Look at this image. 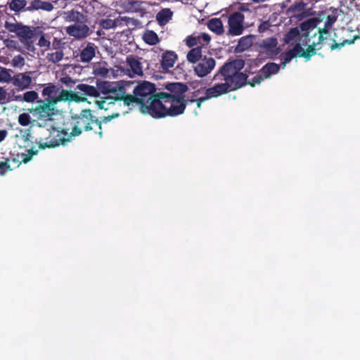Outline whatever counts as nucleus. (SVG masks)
<instances>
[{"label":"nucleus","mask_w":360,"mask_h":360,"mask_svg":"<svg viewBox=\"0 0 360 360\" xmlns=\"http://www.w3.org/2000/svg\"><path fill=\"white\" fill-rule=\"evenodd\" d=\"M244 66L243 60H233L226 62L214 75L213 79L224 82L212 86L220 96L229 92L236 91L247 84L248 75L241 72Z\"/></svg>","instance_id":"obj_1"},{"label":"nucleus","mask_w":360,"mask_h":360,"mask_svg":"<svg viewBox=\"0 0 360 360\" xmlns=\"http://www.w3.org/2000/svg\"><path fill=\"white\" fill-rule=\"evenodd\" d=\"M157 96L159 99H153L149 108L153 118L176 117L184 112L188 102L185 98L169 96L167 92H158Z\"/></svg>","instance_id":"obj_2"},{"label":"nucleus","mask_w":360,"mask_h":360,"mask_svg":"<svg viewBox=\"0 0 360 360\" xmlns=\"http://www.w3.org/2000/svg\"><path fill=\"white\" fill-rule=\"evenodd\" d=\"M155 85L150 82H139L133 90L134 95L127 94L124 98V105H130L136 103L140 105L143 113L150 115L149 108L153 99H159L155 93Z\"/></svg>","instance_id":"obj_3"},{"label":"nucleus","mask_w":360,"mask_h":360,"mask_svg":"<svg viewBox=\"0 0 360 360\" xmlns=\"http://www.w3.org/2000/svg\"><path fill=\"white\" fill-rule=\"evenodd\" d=\"M65 20L72 22L65 29L66 34L75 40H83L89 37L93 31L87 25L89 21L87 15L84 13L71 10L65 13Z\"/></svg>","instance_id":"obj_4"},{"label":"nucleus","mask_w":360,"mask_h":360,"mask_svg":"<svg viewBox=\"0 0 360 360\" xmlns=\"http://www.w3.org/2000/svg\"><path fill=\"white\" fill-rule=\"evenodd\" d=\"M73 127L69 136H79L83 131H89L93 129V124H96L99 131H96L99 136L102 137V123L96 119L90 109H84L79 114L71 116Z\"/></svg>","instance_id":"obj_5"},{"label":"nucleus","mask_w":360,"mask_h":360,"mask_svg":"<svg viewBox=\"0 0 360 360\" xmlns=\"http://www.w3.org/2000/svg\"><path fill=\"white\" fill-rule=\"evenodd\" d=\"M108 86V84L104 82L103 86L100 87L102 93L105 95L101 100L96 101L100 109L108 110L110 105L115 104V102L117 101H122L124 103V98H126L125 89L120 87L118 89H110Z\"/></svg>","instance_id":"obj_6"},{"label":"nucleus","mask_w":360,"mask_h":360,"mask_svg":"<svg viewBox=\"0 0 360 360\" xmlns=\"http://www.w3.org/2000/svg\"><path fill=\"white\" fill-rule=\"evenodd\" d=\"M315 55L314 45H309L307 49L304 50L301 44L297 43L293 48L281 55V65L284 68L292 58L295 57L304 58L306 60H310L311 57Z\"/></svg>","instance_id":"obj_7"},{"label":"nucleus","mask_w":360,"mask_h":360,"mask_svg":"<svg viewBox=\"0 0 360 360\" xmlns=\"http://www.w3.org/2000/svg\"><path fill=\"white\" fill-rule=\"evenodd\" d=\"M71 137L72 136H69V134L65 130H58L56 128H53V129L49 132V135L45 137V141L41 142V139L38 143V146L39 149L55 148L60 145H65L70 141Z\"/></svg>","instance_id":"obj_8"},{"label":"nucleus","mask_w":360,"mask_h":360,"mask_svg":"<svg viewBox=\"0 0 360 360\" xmlns=\"http://www.w3.org/2000/svg\"><path fill=\"white\" fill-rule=\"evenodd\" d=\"M290 2L291 0H285L281 6L282 9L286 8V14L288 17L302 20L307 15L306 12V11H309L307 8L308 5L307 3L304 2L303 0H297L288 7V4Z\"/></svg>","instance_id":"obj_9"},{"label":"nucleus","mask_w":360,"mask_h":360,"mask_svg":"<svg viewBox=\"0 0 360 360\" xmlns=\"http://www.w3.org/2000/svg\"><path fill=\"white\" fill-rule=\"evenodd\" d=\"M257 46L260 52L265 53L270 58H276L281 51L278 39L274 37L262 39L257 43Z\"/></svg>","instance_id":"obj_10"},{"label":"nucleus","mask_w":360,"mask_h":360,"mask_svg":"<svg viewBox=\"0 0 360 360\" xmlns=\"http://www.w3.org/2000/svg\"><path fill=\"white\" fill-rule=\"evenodd\" d=\"M56 103L44 100L37 101L34 112L39 117L44 120H51V117L58 114Z\"/></svg>","instance_id":"obj_11"},{"label":"nucleus","mask_w":360,"mask_h":360,"mask_svg":"<svg viewBox=\"0 0 360 360\" xmlns=\"http://www.w3.org/2000/svg\"><path fill=\"white\" fill-rule=\"evenodd\" d=\"M245 16L240 12H234L228 19V34L231 36L240 35L244 30Z\"/></svg>","instance_id":"obj_12"},{"label":"nucleus","mask_w":360,"mask_h":360,"mask_svg":"<svg viewBox=\"0 0 360 360\" xmlns=\"http://www.w3.org/2000/svg\"><path fill=\"white\" fill-rule=\"evenodd\" d=\"M216 65V60L212 57L204 56L193 68L195 74L199 77L209 75Z\"/></svg>","instance_id":"obj_13"},{"label":"nucleus","mask_w":360,"mask_h":360,"mask_svg":"<svg viewBox=\"0 0 360 360\" xmlns=\"http://www.w3.org/2000/svg\"><path fill=\"white\" fill-rule=\"evenodd\" d=\"M36 28L21 24L16 35L19 38L21 43L27 46V49L30 50V47H33V38L35 36Z\"/></svg>","instance_id":"obj_14"},{"label":"nucleus","mask_w":360,"mask_h":360,"mask_svg":"<svg viewBox=\"0 0 360 360\" xmlns=\"http://www.w3.org/2000/svg\"><path fill=\"white\" fill-rule=\"evenodd\" d=\"M32 72H20L11 77V82L18 90L29 89L32 83V78L30 75Z\"/></svg>","instance_id":"obj_15"},{"label":"nucleus","mask_w":360,"mask_h":360,"mask_svg":"<svg viewBox=\"0 0 360 360\" xmlns=\"http://www.w3.org/2000/svg\"><path fill=\"white\" fill-rule=\"evenodd\" d=\"M38 150H34L33 148L25 150L24 152H20L18 150L14 149L13 151L10 153L11 161L18 166L22 162L26 164L31 160L32 157L37 155Z\"/></svg>","instance_id":"obj_16"},{"label":"nucleus","mask_w":360,"mask_h":360,"mask_svg":"<svg viewBox=\"0 0 360 360\" xmlns=\"http://www.w3.org/2000/svg\"><path fill=\"white\" fill-rule=\"evenodd\" d=\"M141 58L136 56H129L127 58V63L129 67V76L134 77L135 75L141 76L143 75V66L141 62Z\"/></svg>","instance_id":"obj_17"},{"label":"nucleus","mask_w":360,"mask_h":360,"mask_svg":"<svg viewBox=\"0 0 360 360\" xmlns=\"http://www.w3.org/2000/svg\"><path fill=\"white\" fill-rule=\"evenodd\" d=\"M97 46L92 42H88L80 53L76 56L77 60L82 63H89L96 56Z\"/></svg>","instance_id":"obj_18"},{"label":"nucleus","mask_w":360,"mask_h":360,"mask_svg":"<svg viewBox=\"0 0 360 360\" xmlns=\"http://www.w3.org/2000/svg\"><path fill=\"white\" fill-rule=\"evenodd\" d=\"M345 32V30L344 29H342L340 30H337L333 32V44H332L333 49H336L338 50L341 49L343 46H345L346 44H354V41L359 38L358 36H355L352 39H348L345 38L343 36H340L341 34H344Z\"/></svg>","instance_id":"obj_19"},{"label":"nucleus","mask_w":360,"mask_h":360,"mask_svg":"<svg viewBox=\"0 0 360 360\" xmlns=\"http://www.w3.org/2000/svg\"><path fill=\"white\" fill-rule=\"evenodd\" d=\"M165 89L169 91V93H168L169 96L185 98L184 94L188 91V88L186 84L181 82H172L167 83L165 85Z\"/></svg>","instance_id":"obj_20"},{"label":"nucleus","mask_w":360,"mask_h":360,"mask_svg":"<svg viewBox=\"0 0 360 360\" xmlns=\"http://www.w3.org/2000/svg\"><path fill=\"white\" fill-rule=\"evenodd\" d=\"M75 93L80 96H90L97 98L100 96L99 90L94 86L86 84H79L75 87Z\"/></svg>","instance_id":"obj_21"},{"label":"nucleus","mask_w":360,"mask_h":360,"mask_svg":"<svg viewBox=\"0 0 360 360\" xmlns=\"http://www.w3.org/2000/svg\"><path fill=\"white\" fill-rule=\"evenodd\" d=\"M62 101L84 102L86 101V98L80 96L77 94V93L63 89L59 94L58 93V97L56 98L53 101L56 102L57 104L58 102Z\"/></svg>","instance_id":"obj_22"},{"label":"nucleus","mask_w":360,"mask_h":360,"mask_svg":"<svg viewBox=\"0 0 360 360\" xmlns=\"http://www.w3.org/2000/svg\"><path fill=\"white\" fill-rule=\"evenodd\" d=\"M177 54L173 51H166L162 54L161 67L163 70L167 71L172 68L176 60Z\"/></svg>","instance_id":"obj_23"},{"label":"nucleus","mask_w":360,"mask_h":360,"mask_svg":"<svg viewBox=\"0 0 360 360\" xmlns=\"http://www.w3.org/2000/svg\"><path fill=\"white\" fill-rule=\"evenodd\" d=\"M53 9V6L51 2L43 1L41 0H33L30 4L27 7L26 11L33 12L37 10H43L46 11H51Z\"/></svg>","instance_id":"obj_24"},{"label":"nucleus","mask_w":360,"mask_h":360,"mask_svg":"<svg viewBox=\"0 0 360 360\" xmlns=\"http://www.w3.org/2000/svg\"><path fill=\"white\" fill-rule=\"evenodd\" d=\"M253 36L251 34L241 37L236 46V52L242 53L252 46Z\"/></svg>","instance_id":"obj_25"},{"label":"nucleus","mask_w":360,"mask_h":360,"mask_svg":"<svg viewBox=\"0 0 360 360\" xmlns=\"http://www.w3.org/2000/svg\"><path fill=\"white\" fill-rule=\"evenodd\" d=\"M280 65L275 63H268L264 65L259 71L264 79H267L272 75L278 72Z\"/></svg>","instance_id":"obj_26"},{"label":"nucleus","mask_w":360,"mask_h":360,"mask_svg":"<svg viewBox=\"0 0 360 360\" xmlns=\"http://www.w3.org/2000/svg\"><path fill=\"white\" fill-rule=\"evenodd\" d=\"M58 88L52 83H49L42 91V96L45 97V100L51 101L58 97ZM53 103H56L53 101Z\"/></svg>","instance_id":"obj_27"},{"label":"nucleus","mask_w":360,"mask_h":360,"mask_svg":"<svg viewBox=\"0 0 360 360\" xmlns=\"http://www.w3.org/2000/svg\"><path fill=\"white\" fill-rule=\"evenodd\" d=\"M219 96L217 94L212 87H209L205 90V95L204 96L200 97L198 98H191L188 100V101L191 103L195 102L198 108H200L202 102L212 98H217Z\"/></svg>","instance_id":"obj_28"},{"label":"nucleus","mask_w":360,"mask_h":360,"mask_svg":"<svg viewBox=\"0 0 360 360\" xmlns=\"http://www.w3.org/2000/svg\"><path fill=\"white\" fill-rule=\"evenodd\" d=\"M143 2L138 0H126L124 6L127 12L142 13L143 9L141 8Z\"/></svg>","instance_id":"obj_29"},{"label":"nucleus","mask_w":360,"mask_h":360,"mask_svg":"<svg viewBox=\"0 0 360 360\" xmlns=\"http://www.w3.org/2000/svg\"><path fill=\"white\" fill-rule=\"evenodd\" d=\"M27 2L26 0H11L8 2L9 9L14 11L15 13L27 11Z\"/></svg>","instance_id":"obj_30"},{"label":"nucleus","mask_w":360,"mask_h":360,"mask_svg":"<svg viewBox=\"0 0 360 360\" xmlns=\"http://www.w3.org/2000/svg\"><path fill=\"white\" fill-rule=\"evenodd\" d=\"M202 46L192 48L187 53V60L191 63H196L202 59Z\"/></svg>","instance_id":"obj_31"},{"label":"nucleus","mask_w":360,"mask_h":360,"mask_svg":"<svg viewBox=\"0 0 360 360\" xmlns=\"http://www.w3.org/2000/svg\"><path fill=\"white\" fill-rule=\"evenodd\" d=\"M207 27L218 35L223 34L224 32L223 23L220 18H212L208 21Z\"/></svg>","instance_id":"obj_32"},{"label":"nucleus","mask_w":360,"mask_h":360,"mask_svg":"<svg viewBox=\"0 0 360 360\" xmlns=\"http://www.w3.org/2000/svg\"><path fill=\"white\" fill-rule=\"evenodd\" d=\"M172 14L170 8H162L157 13L156 20L160 25H164L172 19Z\"/></svg>","instance_id":"obj_33"},{"label":"nucleus","mask_w":360,"mask_h":360,"mask_svg":"<svg viewBox=\"0 0 360 360\" xmlns=\"http://www.w3.org/2000/svg\"><path fill=\"white\" fill-rule=\"evenodd\" d=\"M318 20L316 18H310L303 22H302L300 25V28L302 31L304 32L303 34V36L305 38L309 37V32L308 31L309 30H312L315 28L317 25Z\"/></svg>","instance_id":"obj_34"},{"label":"nucleus","mask_w":360,"mask_h":360,"mask_svg":"<svg viewBox=\"0 0 360 360\" xmlns=\"http://www.w3.org/2000/svg\"><path fill=\"white\" fill-rule=\"evenodd\" d=\"M143 39L150 46L156 45L160 41L158 34L153 30H146L143 35Z\"/></svg>","instance_id":"obj_35"},{"label":"nucleus","mask_w":360,"mask_h":360,"mask_svg":"<svg viewBox=\"0 0 360 360\" xmlns=\"http://www.w3.org/2000/svg\"><path fill=\"white\" fill-rule=\"evenodd\" d=\"M330 28H327L326 27H323V28H319V38L317 42H313L311 45H314L315 48V55L316 54V51L321 49V46H320V42L323 41V37L326 36L330 35Z\"/></svg>","instance_id":"obj_36"},{"label":"nucleus","mask_w":360,"mask_h":360,"mask_svg":"<svg viewBox=\"0 0 360 360\" xmlns=\"http://www.w3.org/2000/svg\"><path fill=\"white\" fill-rule=\"evenodd\" d=\"M39 96L38 94L34 91H29L25 92L23 94V97L22 98L21 96H18L15 97V101H25L27 103L34 102L38 98Z\"/></svg>","instance_id":"obj_37"},{"label":"nucleus","mask_w":360,"mask_h":360,"mask_svg":"<svg viewBox=\"0 0 360 360\" xmlns=\"http://www.w3.org/2000/svg\"><path fill=\"white\" fill-rule=\"evenodd\" d=\"M300 35V30L298 27L291 28L283 37L285 44H289L292 41L296 39Z\"/></svg>","instance_id":"obj_38"},{"label":"nucleus","mask_w":360,"mask_h":360,"mask_svg":"<svg viewBox=\"0 0 360 360\" xmlns=\"http://www.w3.org/2000/svg\"><path fill=\"white\" fill-rule=\"evenodd\" d=\"M64 53L63 51H56V52L48 53L46 59L49 62L52 63H57L63 59Z\"/></svg>","instance_id":"obj_39"},{"label":"nucleus","mask_w":360,"mask_h":360,"mask_svg":"<svg viewBox=\"0 0 360 360\" xmlns=\"http://www.w3.org/2000/svg\"><path fill=\"white\" fill-rule=\"evenodd\" d=\"M118 20L110 18L101 19L99 20V25L105 30L115 28L117 26Z\"/></svg>","instance_id":"obj_40"},{"label":"nucleus","mask_w":360,"mask_h":360,"mask_svg":"<svg viewBox=\"0 0 360 360\" xmlns=\"http://www.w3.org/2000/svg\"><path fill=\"white\" fill-rule=\"evenodd\" d=\"M186 45L190 48H195V46H204V44L200 41V38L198 36L195 37L193 35L188 36L186 38Z\"/></svg>","instance_id":"obj_41"},{"label":"nucleus","mask_w":360,"mask_h":360,"mask_svg":"<svg viewBox=\"0 0 360 360\" xmlns=\"http://www.w3.org/2000/svg\"><path fill=\"white\" fill-rule=\"evenodd\" d=\"M4 160L0 162V175L4 176L8 171H11L12 168L10 165L11 159L10 158H3Z\"/></svg>","instance_id":"obj_42"},{"label":"nucleus","mask_w":360,"mask_h":360,"mask_svg":"<svg viewBox=\"0 0 360 360\" xmlns=\"http://www.w3.org/2000/svg\"><path fill=\"white\" fill-rule=\"evenodd\" d=\"M108 73V70L100 65H95L93 68V74L95 76L105 77Z\"/></svg>","instance_id":"obj_43"},{"label":"nucleus","mask_w":360,"mask_h":360,"mask_svg":"<svg viewBox=\"0 0 360 360\" xmlns=\"http://www.w3.org/2000/svg\"><path fill=\"white\" fill-rule=\"evenodd\" d=\"M21 24L22 23L6 21L4 27L9 32H13L16 34Z\"/></svg>","instance_id":"obj_44"},{"label":"nucleus","mask_w":360,"mask_h":360,"mask_svg":"<svg viewBox=\"0 0 360 360\" xmlns=\"http://www.w3.org/2000/svg\"><path fill=\"white\" fill-rule=\"evenodd\" d=\"M11 79V75L4 68L0 67V82H8Z\"/></svg>","instance_id":"obj_45"},{"label":"nucleus","mask_w":360,"mask_h":360,"mask_svg":"<svg viewBox=\"0 0 360 360\" xmlns=\"http://www.w3.org/2000/svg\"><path fill=\"white\" fill-rule=\"evenodd\" d=\"M18 122L22 126H27L30 123V116L27 113L20 114L18 117Z\"/></svg>","instance_id":"obj_46"},{"label":"nucleus","mask_w":360,"mask_h":360,"mask_svg":"<svg viewBox=\"0 0 360 360\" xmlns=\"http://www.w3.org/2000/svg\"><path fill=\"white\" fill-rule=\"evenodd\" d=\"M333 44V36L328 35L323 37V41L320 42V46H327L329 47L330 51L336 50V49H333L332 44Z\"/></svg>","instance_id":"obj_47"},{"label":"nucleus","mask_w":360,"mask_h":360,"mask_svg":"<svg viewBox=\"0 0 360 360\" xmlns=\"http://www.w3.org/2000/svg\"><path fill=\"white\" fill-rule=\"evenodd\" d=\"M264 79V78L259 72V73L257 75H255L250 81H247V84H249L253 87L256 84H259L261 82L263 81Z\"/></svg>","instance_id":"obj_48"},{"label":"nucleus","mask_w":360,"mask_h":360,"mask_svg":"<svg viewBox=\"0 0 360 360\" xmlns=\"http://www.w3.org/2000/svg\"><path fill=\"white\" fill-rule=\"evenodd\" d=\"M338 17L335 15H329L326 18V20L325 22V27L327 28H332L333 24L337 21Z\"/></svg>","instance_id":"obj_49"},{"label":"nucleus","mask_w":360,"mask_h":360,"mask_svg":"<svg viewBox=\"0 0 360 360\" xmlns=\"http://www.w3.org/2000/svg\"><path fill=\"white\" fill-rule=\"evenodd\" d=\"M51 45L53 49L61 51L60 49L63 47L64 43L62 41L61 39L54 37Z\"/></svg>","instance_id":"obj_50"},{"label":"nucleus","mask_w":360,"mask_h":360,"mask_svg":"<svg viewBox=\"0 0 360 360\" xmlns=\"http://www.w3.org/2000/svg\"><path fill=\"white\" fill-rule=\"evenodd\" d=\"M271 27V25L269 22V21H264L262 23H260V25L258 26V32L259 33L265 32L266 31L269 30Z\"/></svg>","instance_id":"obj_51"},{"label":"nucleus","mask_w":360,"mask_h":360,"mask_svg":"<svg viewBox=\"0 0 360 360\" xmlns=\"http://www.w3.org/2000/svg\"><path fill=\"white\" fill-rule=\"evenodd\" d=\"M60 81L67 87L70 88H72V85L75 84V82L70 76L61 77Z\"/></svg>","instance_id":"obj_52"},{"label":"nucleus","mask_w":360,"mask_h":360,"mask_svg":"<svg viewBox=\"0 0 360 360\" xmlns=\"http://www.w3.org/2000/svg\"><path fill=\"white\" fill-rule=\"evenodd\" d=\"M7 96H8V93H7L6 90L4 87L0 86V103L1 104H4L7 101H8Z\"/></svg>","instance_id":"obj_53"},{"label":"nucleus","mask_w":360,"mask_h":360,"mask_svg":"<svg viewBox=\"0 0 360 360\" xmlns=\"http://www.w3.org/2000/svg\"><path fill=\"white\" fill-rule=\"evenodd\" d=\"M38 45L41 47H46L47 49L50 48L51 42L47 40L44 36H41V37L39 39Z\"/></svg>","instance_id":"obj_54"},{"label":"nucleus","mask_w":360,"mask_h":360,"mask_svg":"<svg viewBox=\"0 0 360 360\" xmlns=\"http://www.w3.org/2000/svg\"><path fill=\"white\" fill-rule=\"evenodd\" d=\"M198 37L200 38V41L204 44V46H207L211 39L210 35L207 33H201L198 35Z\"/></svg>","instance_id":"obj_55"},{"label":"nucleus","mask_w":360,"mask_h":360,"mask_svg":"<svg viewBox=\"0 0 360 360\" xmlns=\"http://www.w3.org/2000/svg\"><path fill=\"white\" fill-rule=\"evenodd\" d=\"M7 134H8V132L6 130H5V129L0 130V143L6 139Z\"/></svg>","instance_id":"obj_56"},{"label":"nucleus","mask_w":360,"mask_h":360,"mask_svg":"<svg viewBox=\"0 0 360 360\" xmlns=\"http://www.w3.org/2000/svg\"><path fill=\"white\" fill-rule=\"evenodd\" d=\"M24 61V59L20 56H18V57H15L13 60V63L15 65H18V63H22Z\"/></svg>","instance_id":"obj_57"},{"label":"nucleus","mask_w":360,"mask_h":360,"mask_svg":"<svg viewBox=\"0 0 360 360\" xmlns=\"http://www.w3.org/2000/svg\"><path fill=\"white\" fill-rule=\"evenodd\" d=\"M124 20L129 23L130 22L134 23L135 22H136V20H134V18H127V17H124Z\"/></svg>","instance_id":"obj_58"},{"label":"nucleus","mask_w":360,"mask_h":360,"mask_svg":"<svg viewBox=\"0 0 360 360\" xmlns=\"http://www.w3.org/2000/svg\"><path fill=\"white\" fill-rule=\"evenodd\" d=\"M104 34V32H103V30H98L96 32V34H97L98 36H99V37H100V36H101V35H102V34Z\"/></svg>","instance_id":"obj_59"},{"label":"nucleus","mask_w":360,"mask_h":360,"mask_svg":"<svg viewBox=\"0 0 360 360\" xmlns=\"http://www.w3.org/2000/svg\"><path fill=\"white\" fill-rule=\"evenodd\" d=\"M110 118H111V117H105V120L106 122H107V121H109V120H110Z\"/></svg>","instance_id":"obj_60"},{"label":"nucleus","mask_w":360,"mask_h":360,"mask_svg":"<svg viewBox=\"0 0 360 360\" xmlns=\"http://www.w3.org/2000/svg\"><path fill=\"white\" fill-rule=\"evenodd\" d=\"M199 91H195L193 94V96H196L197 94L198 93Z\"/></svg>","instance_id":"obj_61"},{"label":"nucleus","mask_w":360,"mask_h":360,"mask_svg":"<svg viewBox=\"0 0 360 360\" xmlns=\"http://www.w3.org/2000/svg\"><path fill=\"white\" fill-rule=\"evenodd\" d=\"M240 10V11H246L247 9H245V8L242 7Z\"/></svg>","instance_id":"obj_62"},{"label":"nucleus","mask_w":360,"mask_h":360,"mask_svg":"<svg viewBox=\"0 0 360 360\" xmlns=\"http://www.w3.org/2000/svg\"><path fill=\"white\" fill-rule=\"evenodd\" d=\"M332 10H333V11H337V9H336V8H332Z\"/></svg>","instance_id":"obj_63"}]
</instances>
